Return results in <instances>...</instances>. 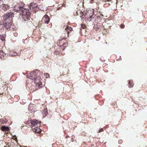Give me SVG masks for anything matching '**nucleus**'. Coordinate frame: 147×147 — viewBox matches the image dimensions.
Instances as JSON below:
<instances>
[{"instance_id":"cd10ccee","label":"nucleus","mask_w":147,"mask_h":147,"mask_svg":"<svg viewBox=\"0 0 147 147\" xmlns=\"http://www.w3.org/2000/svg\"><path fill=\"white\" fill-rule=\"evenodd\" d=\"M105 1L106 2H109V1H111V0H107L106 1Z\"/></svg>"},{"instance_id":"393cba45","label":"nucleus","mask_w":147,"mask_h":147,"mask_svg":"<svg viewBox=\"0 0 147 147\" xmlns=\"http://www.w3.org/2000/svg\"><path fill=\"white\" fill-rule=\"evenodd\" d=\"M103 131V129L101 128V129H100V130H98V132H100Z\"/></svg>"},{"instance_id":"b1692460","label":"nucleus","mask_w":147,"mask_h":147,"mask_svg":"<svg viewBox=\"0 0 147 147\" xmlns=\"http://www.w3.org/2000/svg\"><path fill=\"white\" fill-rule=\"evenodd\" d=\"M63 5H62L61 7H58L57 8V10H60V9H61V8L63 7Z\"/></svg>"},{"instance_id":"39448f33","label":"nucleus","mask_w":147,"mask_h":147,"mask_svg":"<svg viewBox=\"0 0 147 147\" xmlns=\"http://www.w3.org/2000/svg\"><path fill=\"white\" fill-rule=\"evenodd\" d=\"M65 32L67 34V37H69V34H72L74 33V31L72 28L70 27L67 26L65 28Z\"/></svg>"},{"instance_id":"423d86ee","label":"nucleus","mask_w":147,"mask_h":147,"mask_svg":"<svg viewBox=\"0 0 147 147\" xmlns=\"http://www.w3.org/2000/svg\"><path fill=\"white\" fill-rule=\"evenodd\" d=\"M50 18L47 15H45L44 16L42 20V22L45 24H48L50 22Z\"/></svg>"},{"instance_id":"9d476101","label":"nucleus","mask_w":147,"mask_h":147,"mask_svg":"<svg viewBox=\"0 0 147 147\" xmlns=\"http://www.w3.org/2000/svg\"><path fill=\"white\" fill-rule=\"evenodd\" d=\"M93 12V11H90L87 12V13H85L86 16L87 17L89 16H90V17L89 18V20H91V18L92 17V16H93V14H92Z\"/></svg>"},{"instance_id":"5701e85b","label":"nucleus","mask_w":147,"mask_h":147,"mask_svg":"<svg viewBox=\"0 0 147 147\" xmlns=\"http://www.w3.org/2000/svg\"><path fill=\"white\" fill-rule=\"evenodd\" d=\"M66 39V38H63L62 40H60L59 42V43L60 44H62V42H63V39Z\"/></svg>"},{"instance_id":"7ed1b4c3","label":"nucleus","mask_w":147,"mask_h":147,"mask_svg":"<svg viewBox=\"0 0 147 147\" xmlns=\"http://www.w3.org/2000/svg\"><path fill=\"white\" fill-rule=\"evenodd\" d=\"M39 9V7L37 5L34 3H31L30 4L29 7V11L33 12L34 13H36L37 11Z\"/></svg>"},{"instance_id":"4be33fe9","label":"nucleus","mask_w":147,"mask_h":147,"mask_svg":"<svg viewBox=\"0 0 147 147\" xmlns=\"http://www.w3.org/2000/svg\"><path fill=\"white\" fill-rule=\"evenodd\" d=\"M32 105H29V107H28V109L29 110H32V109L31 108V106H32Z\"/></svg>"},{"instance_id":"412c9836","label":"nucleus","mask_w":147,"mask_h":147,"mask_svg":"<svg viewBox=\"0 0 147 147\" xmlns=\"http://www.w3.org/2000/svg\"><path fill=\"white\" fill-rule=\"evenodd\" d=\"M81 26L82 27L83 29H85L86 27V26L84 24H82Z\"/></svg>"},{"instance_id":"a878e982","label":"nucleus","mask_w":147,"mask_h":147,"mask_svg":"<svg viewBox=\"0 0 147 147\" xmlns=\"http://www.w3.org/2000/svg\"><path fill=\"white\" fill-rule=\"evenodd\" d=\"M13 138L14 139V140H16L17 139V137L16 135L14 136L13 137Z\"/></svg>"},{"instance_id":"0eeeda50","label":"nucleus","mask_w":147,"mask_h":147,"mask_svg":"<svg viewBox=\"0 0 147 147\" xmlns=\"http://www.w3.org/2000/svg\"><path fill=\"white\" fill-rule=\"evenodd\" d=\"M14 15V13L12 12L8 13L6 14L3 16V19L4 20H6L9 18H11L13 17Z\"/></svg>"},{"instance_id":"7c9ffc66","label":"nucleus","mask_w":147,"mask_h":147,"mask_svg":"<svg viewBox=\"0 0 147 147\" xmlns=\"http://www.w3.org/2000/svg\"><path fill=\"white\" fill-rule=\"evenodd\" d=\"M119 142L120 143H121L122 142V141L121 140H119Z\"/></svg>"},{"instance_id":"c756f323","label":"nucleus","mask_w":147,"mask_h":147,"mask_svg":"<svg viewBox=\"0 0 147 147\" xmlns=\"http://www.w3.org/2000/svg\"><path fill=\"white\" fill-rule=\"evenodd\" d=\"M69 136H67L66 137V138H69Z\"/></svg>"},{"instance_id":"aec40b11","label":"nucleus","mask_w":147,"mask_h":147,"mask_svg":"<svg viewBox=\"0 0 147 147\" xmlns=\"http://www.w3.org/2000/svg\"><path fill=\"white\" fill-rule=\"evenodd\" d=\"M120 27L122 28H123L125 27V25L123 24L120 25Z\"/></svg>"},{"instance_id":"f03ea898","label":"nucleus","mask_w":147,"mask_h":147,"mask_svg":"<svg viewBox=\"0 0 147 147\" xmlns=\"http://www.w3.org/2000/svg\"><path fill=\"white\" fill-rule=\"evenodd\" d=\"M41 122L36 119H34L31 122V125H30L31 127L34 131L36 133H39L40 132V129L39 127L40 125Z\"/></svg>"},{"instance_id":"2eb2a0df","label":"nucleus","mask_w":147,"mask_h":147,"mask_svg":"<svg viewBox=\"0 0 147 147\" xmlns=\"http://www.w3.org/2000/svg\"><path fill=\"white\" fill-rule=\"evenodd\" d=\"M1 121L2 122V123H5L7 122V120L6 119H0Z\"/></svg>"},{"instance_id":"20e7f679","label":"nucleus","mask_w":147,"mask_h":147,"mask_svg":"<svg viewBox=\"0 0 147 147\" xmlns=\"http://www.w3.org/2000/svg\"><path fill=\"white\" fill-rule=\"evenodd\" d=\"M27 76L30 79L33 80H35L37 77L36 73L35 71L31 72L27 75Z\"/></svg>"},{"instance_id":"a211bd4d","label":"nucleus","mask_w":147,"mask_h":147,"mask_svg":"<svg viewBox=\"0 0 147 147\" xmlns=\"http://www.w3.org/2000/svg\"><path fill=\"white\" fill-rule=\"evenodd\" d=\"M62 45L64 47H66L67 46V43L64 42L62 44Z\"/></svg>"},{"instance_id":"c85d7f7f","label":"nucleus","mask_w":147,"mask_h":147,"mask_svg":"<svg viewBox=\"0 0 147 147\" xmlns=\"http://www.w3.org/2000/svg\"><path fill=\"white\" fill-rule=\"evenodd\" d=\"M71 141L72 142H73L74 141V139L73 138H72L71 140Z\"/></svg>"},{"instance_id":"6e6552de","label":"nucleus","mask_w":147,"mask_h":147,"mask_svg":"<svg viewBox=\"0 0 147 147\" xmlns=\"http://www.w3.org/2000/svg\"><path fill=\"white\" fill-rule=\"evenodd\" d=\"M1 129L2 131H5V134H8L9 131V127L8 126H6L5 125L2 126Z\"/></svg>"},{"instance_id":"bb28decb","label":"nucleus","mask_w":147,"mask_h":147,"mask_svg":"<svg viewBox=\"0 0 147 147\" xmlns=\"http://www.w3.org/2000/svg\"><path fill=\"white\" fill-rule=\"evenodd\" d=\"M55 54H59V52L57 51H56L54 53Z\"/></svg>"},{"instance_id":"1a4fd4ad","label":"nucleus","mask_w":147,"mask_h":147,"mask_svg":"<svg viewBox=\"0 0 147 147\" xmlns=\"http://www.w3.org/2000/svg\"><path fill=\"white\" fill-rule=\"evenodd\" d=\"M1 7L3 10L6 11L9 9V6L8 5L4 4L3 3V4L1 5V6H0V8Z\"/></svg>"},{"instance_id":"4468645a","label":"nucleus","mask_w":147,"mask_h":147,"mask_svg":"<svg viewBox=\"0 0 147 147\" xmlns=\"http://www.w3.org/2000/svg\"><path fill=\"white\" fill-rule=\"evenodd\" d=\"M128 84V86L129 88L132 87L133 86V83L132 81H129Z\"/></svg>"},{"instance_id":"dca6fc26","label":"nucleus","mask_w":147,"mask_h":147,"mask_svg":"<svg viewBox=\"0 0 147 147\" xmlns=\"http://www.w3.org/2000/svg\"><path fill=\"white\" fill-rule=\"evenodd\" d=\"M44 76L46 78H48L49 77V75L48 73H45L44 74Z\"/></svg>"},{"instance_id":"9b49d317","label":"nucleus","mask_w":147,"mask_h":147,"mask_svg":"<svg viewBox=\"0 0 147 147\" xmlns=\"http://www.w3.org/2000/svg\"><path fill=\"white\" fill-rule=\"evenodd\" d=\"M12 25V23L10 22L9 23H5V24H4V26L5 27V28L6 29L8 30L9 29L11 26Z\"/></svg>"},{"instance_id":"f8f14e48","label":"nucleus","mask_w":147,"mask_h":147,"mask_svg":"<svg viewBox=\"0 0 147 147\" xmlns=\"http://www.w3.org/2000/svg\"><path fill=\"white\" fill-rule=\"evenodd\" d=\"M5 55V53L2 50L0 51V59H3L4 55Z\"/></svg>"},{"instance_id":"f3484780","label":"nucleus","mask_w":147,"mask_h":147,"mask_svg":"<svg viewBox=\"0 0 147 147\" xmlns=\"http://www.w3.org/2000/svg\"><path fill=\"white\" fill-rule=\"evenodd\" d=\"M5 39L4 37L2 35H0V40H1L2 41H3Z\"/></svg>"},{"instance_id":"ddd939ff","label":"nucleus","mask_w":147,"mask_h":147,"mask_svg":"<svg viewBox=\"0 0 147 147\" xmlns=\"http://www.w3.org/2000/svg\"><path fill=\"white\" fill-rule=\"evenodd\" d=\"M9 54L11 56H15L18 55V53L14 51H10Z\"/></svg>"},{"instance_id":"f257e3e1","label":"nucleus","mask_w":147,"mask_h":147,"mask_svg":"<svg viewBox=\"0 0 147 147\" xmlns=\"http://www.w3.org/2000/svg\"><path fill=\"white\" fill-rule=\"evenodd\" d=\"M24 5V4L22 2H20L19 3H14L13 5V7L15 11L19 12L20 14H22L23 19L26 21L29 19L30 13L28 10L23 8Z\"/></svg>"},{"instance_id":"6ab92c4d","label":"nucleus","mask_w":147,"mask_h":147,"mask_svg":"<svg viewBox=\"0 0 147 147\" xmlns=\"http://www.w3.org/2000/svg\"><path fill=\"white\" fill-rule=\"evenodd\" d=\"M3 0H0V6H1V5L3 4Z\"/></svg>"}]
</instances>
